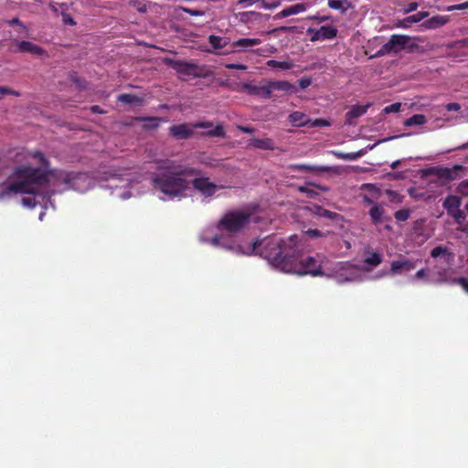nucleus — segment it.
<instances>
[{"instance_id": "f257e3e1", "label": "nucleus", "mask_w": 468, "mask_h": 468, "mask_svg": "<svg viewBox=\"0 0 468 468\" xmlns=\"http://www.w3.org/2000/svg\"><path fill=\"white\" fill-rule=\"evenodd\" d=\"M42 167L22 165L17 167L11 182L0 186V200L22 195L21 203L24 207L33 208L39 205L43 210L55 206L51 196L69 189L85 192L92 187V179L87 174L68 173L60 170H48L46 159L39 152L33 154Z\"/></svg>"}, {"instance_id": "f03ea898", "label": "nucleus", "mask_w": 468, "mask_h": 468, "mask_svg": "<svg viewBox=\"0 0 468 468\" xmlns=\"http://www.w3.org/2000/svg\"><path fill=\"white\" fill-rule=\"evenodd\" d=\"M214 246H222L228 250L243 254H259L266 259L276 269L287 273L297 275L310 274L312 276H329V260L320 254L315 256L299 257L301 250L296 235L283 240L277 236H271L264 239H256L244 248L241 245L225 243L222 236H215L211 239Z\"/></svg>"}, {"instance_id": "7ed1b4c3", "label": "nucleus", "mask_w": 468, "mask_h": 468, "mask_svg": "<svg viewBox=\"0 0 468 468\" xmlns=\"http://www.w3.org/2000/svg\"><path fill=\"white\" fill-rule=\"evenodd\" d=\"M200 174L198 169L167 159L157 165L152 181L154 188L169 199L181 198L190 189L191 178Z\"/></svg>"}, {"instance_id": "20e7f679", "label": "nucleus", "mask_w": 468, "mask_h": 468, "mask_svg": "<svg viewBox=\"0 0 468 468\" xmlns=\"http://www.w3.org/2000/svg\"><path fill=\"white\" fill-rule=\"evenodd\" d=\"M418 48V45L413 42V37L408 35H392L388 41L385 43L370 58H376L390 54H398L402 50L413 52Z\"/></svg>"}, {"instance_id": "39448f33", "label": "nucleus", "mask_w": 468, "mask_h": 468, "mask_svg": "<svg viewBox=\"0 0 468 468\" xmlns=\"http://www.w3.org/2000/svg\"><path fill=\"white\" fill-rule=\"evenodd\" d=\"M250 214L243 211L226 213L218 224V230L234 234L243 229L250 223Z\"/></svg>"}, {"instance_id": "423d86ee", "label": "nucleus", "mask_w": 468, "mask_h": 468, "mask_svg": "<svg viewBox=\"0 0 468 468\" xmlns=\"http://www.w3.org/2000/svg\"><path fill=\"white\" fill-rule=\"evenodd\" d=\"M329 276H334L338 283L362 281L361 269L348 261L336 262L330 268Z\"/></svg>"}, {"instance_id": "0eeeda50", "label": "nucleus", "mask_w": 468, "mask_h": 468, "mask_svg": "<svg viewBox=\"0 0 468 468\" xmlns=\"http://www.w3.org/2000/svg\"><path fill=\"white\" fill-rule=\"evenodd\" d=\"M166 64L180 74L183 80H186V78H204L207 75L206 67L192 62L167 59Z\"/></svg>"}, {"instance_id": "6e6552de", "label": "nucleus", "mask_w": 468, "mask_h": 468, "mask_svg": "<svg viewBox=\"0 0 468 468\" xmlns=\"http://www.w3.org/2000/svg\"><path fill=\"white\" fill-rule=\"evenodd\" d=\"M191 185L199 191L203 196L208 197H212L218 189L221 188L211 182L208 177L196 176L191 178Z\"/></svg>"}, {"instance_id": "1a4fd4ad", "label": "nucleus", "mask_w": 468, "mask_h": 468, "mask_svg": "<svg viewBox=\"0 0 468 468\" xmlns=\"http://www.w3.org/2000/svg\"><path fill=\"white\" fill-rule=\"evenodd\" d=\"M416 262L405 256L399 255L398 260L391 261L388 273L390 275H399L409 272L416 268Z\"/></svg>"}, {"instance_id": "9d476101", "label": "nucleus", "mask_w": 468, "mask_h": 468, "mask_svg": "<svg viewBox=\"0 0 468 468\" xmlns=\"http://www.w3.org/2000/svg\"><path fill=\"white\" fill-rule=\"evenodd\" d=\"M193 129V124L190 123L172 125L169 128V134L176 140H186L192 137L194 134Z\"/></svg>"}, {"instance_id": "9b49d317", "label": "nucleus", "mask_w": 468, "mask_h": 468, "mask_svg": "<svg viewBox=\"0 0 468 468\" xmlns=\"http://www.w3.org/2000/svg\"><path fill=\"white\" fill-rule=\"evenodd\" d=\"M16 51L21 53H29L36 56L46 55L45 49L40 46L27 40H15Z\"/></svg>"}, {"instance_id": "f8f14e48", "label": "nucleus", "mask_w": 468, "mask_h": 468, "mask_svg": "<svg viewBox=\"0 0 468 468\" xmlns=\"http://www.w3.org/2000/svg\"><path fill=\"white\" fill-rule=\"evenodd\" d=\"M463 170V167L462 165H455L452 168L444 167L431 169V173L436 174V176L441 179H444L446 181H452L457 178L459 173Z\"/></svg>"}, {"instance_id": "ddd939ff", "label": "nucleus", "mask_w": 468, "mask_h": 468, "mask_svg": "<svg viewBox=\"0 0 468 468\" xmlns=\"http://www.w3.org/2000/svg\"><path fill=\"white\" fill-rule=\"evenodd\" d=\"M369 107V103L366 105L352 106L346 113V124L353 125L355 123V120L364 115Z\"/></svg>"}, {"instance_id": "4468645a", "label": "nucleus", "mask_w": 468, "mask_h": 468, "mask_svg": "<svg viewBox=\"0 0 468 468\" xmlns=\"http://www.w3.org/2000/svg\"><path fill=\"white\" fill-rule=\"evenodd\" d=\"M242 89L250 95H256V96H260L262 98H270L271 97V92H270L268 82L265 85H261V86L245 83V84H243Z\"/></svg>"}, {"instance_id": "2eb2a0df", "label": "nucleus", "mask_w": 468, "mask_h": 468, "mask_svg": "<svg viewBox=\"0 0 468 468\" xmlns=\"http://www.w3.org/2000/svg\"><path fill=\"white\" fill-rule=\"evenodd\" d=\"M194 128H203V129H209L206 134L211 137H224L225 132L222 125H217L215 128L213 127V124L209 122H198L193 124Z\"/></svg>"}, {"instance_id": "dca6fc26", "label": "nucleus", "mask_w": 468, "mask_h": 468, "mask_svg": "<svg viewBox=\"0 0 468 468\" xmlns=\"http://www.w3.org/2000/svg\"><path fill=\"white\" fill-rule=\"evenodd\" d=\"M308 7V5L305 3H298L293 5L288 6L282 9L281 12L277 13L274 16V19H282L292 15H297L299 13L304 12Z\"/></svg>"}, {"instance_id": "f3484780", "label": "nucleus", "mask_w": 468, "mask_h": 468, "mask_svg": "<svg viewBox=\"0 0 468 468\" xmlns=\"http://www.w3.org/2000/svg\"><path fill=\"white\" fill-rule=\"evenodd\" d=\"M268 85L271 95L274 90H281L286 93H292L296 91L295 86L286 80L268 81Z\"/></svg>"}, {"instance_id": "a211bd4d", "label": "nucleus", "mask_w": 468, "mask_h": 468, "mask_svg": "<svg viewBox=\"0 0 468 468\" xmlns=\"http://www.w3.org/2000/svg\"><path fill=\"white\" fill-rule=\"evenodd\" d=\"M365 254L366 257L364 259V262L368 265V267H366L365 270L367 271L378 266L383 261V255L379 252L366 250Z\"/></svg>"}, {"instance_id": "6ab92c4d", "label": "nucleus", "mask_w": 468, "mask_h": 468, "mask_svg": "<svg viewBox=\"0 0 468 468\" xmlns=\"http://www.w3.org/2000/svg\"><path fill=\"white\" fill-rule=\"evenodd\" d=\"M290 122L297 127L306 126L311 122V119L303 112H293L289 115Z\"/></svg>"}, {"instance_id": "aec40b11", "label": "nucleus", "mask_w": 468, "mask_h": 468, "mask_svg": "<svg viewBox=\"0 0 468 468\" xmlns=\"http://www.w3.org/2000/svg\"><path fill=\"white\" fill-rule=\"evenodd\" d=\"M249 145L263 150H273L275 148V144L271 138H253L249 141Z\"/></svg>"}, {"instance_id": "412c9836", "label": "nucleus", "mask_w": 468, "mask_h": 468, "mask_svg": "<svg viewBox=\"0 0 468 468\" xmlns=\"http://www.w3.org/2000/svg\"><path fill=\"white\" fill-rule=\"evenodd\" d=\"M104 174L107 176L104 177H101L99 179V186L101 188L110 189L111 195H112V189L117 186L116 185V182H117L116 174L114 172H111L109 174L104 173Z\"/></svg>"}, {"instance_id": "4be33fe9", "label": "nucleus", "mask_w": 468, "mask_h": 468, "mask_svg": "<svg viewBox=\"0 0 468 468\" xmlns=\"http://www.w3.org/2000/svg\"><path fill=\"white\" fill-rule=\"evenodd\" d=\"M448 22V18L443 16H435L424 21L421 25L426 29H436L444 26Z\"/></svg>"}, {"instance_id": "5701e85b", "label": "nucleus", "mask_w": 468, "mask_h": 468, "mask_svg": "<svg viewBox=\"0 0 468 468\" xmlns=\"http://www.w3.org/2000/svg\"><path fill=\"white\" fill-rule=\"evenodd\" d=\"M313 213L318 217L325 218L335 221H339L343 218V217L340 214L327 210L320 206H314L313 208Z\"/></svg>"}, {"instance_id": "b1692460", "label": "nucleus", "mask_w": 468, "mask_h": 468, "mask_svg": "<svg viewBox=\"0 0 468 468\" xmlns=\"http://www.w3.org/2000/svg\"><path fill=\"white\" fill-rule=\"evenodd\" d=\"M461 204L462 202L460 197L451 195L444 199L442 207L447 210V214H450L452 211L460 208Z\"/></svg>"}, {"instance_id": "393cba45", "label": "nucleus", "mask_w": 468, "mask_h": 468, "mask_svg": "<svg viewBox=\"0 0 468 468\" xmlns=\"http://www.w3.org/2000/svg\"><path fill=\"white\" fill-rule=\"evenodd\" d=\"M327 5L330 8L338 10L342 14H345L348 9L353 7L349 0H328Z\"/></svg>"}, {"instance_id": "a878e982", "label": "nucleus", "mask_w": 468, "mask_h": 468, "mask_svg": "<svg viewBox=\"0 0 468 468\" xmlns=\"http://www.w3.org/2000/svg\"><path fill=\"white\" fill-rule=\"evenodd\" d=\"M384 213H385V210L380 205L374 204L369 210V216H370L372 222L375 225L381 223L383 220L382 218H383Z\"/></svg>"}, {"instance_id": "bb28decb", "label": "nucleus", "mask_w": 468, "mask_h": 468, "mask_svg": "<svg viewBox=\"0 0 468 468\" xmlns=\"http://www.w3.org/2000/svg\"><path fill=\"white\" fill-rule=\"evenodd\" d=\"M137 120L144 122L143 127H144V129H146V130L156 129L160 125L161 122L163 121L162 118H158V117H140Z\"/></svg>"}, {"instance_id": "cd10ccee", "label": "nucleus", "mask_w": 468, "mask_h": 468, "mask_svg": "<svg viewBox=\"0 0 468 468\" xmlns=\"http://www.w3.org/2000/svg\"><path fill=\"white\" fill-rule=\"evenodd\" d=\"M208 42L213 47V48L219 49L225 48L229 43V39L228 37L210 35L208 37Z\"/></svg>"}, {"instance_id": "c85d7f7f", "label": "nucleus", "mask_w": 468, "mask_h": 468, "mask_svg": "<svg viewBox=\"0 0 468 468\" xmlns=\"http://www.w3.org/2000/svg\"><path fill=\"white\" fill-rule=\"evenodd\" d=\"M259 44H261V39L259 38H240L235 41L232 45L233 47L246 49Z\"/></svg>"}, {"instance_id": "c756f323", "label": "nucleus", "mask_w": 468, "mask_h": 468, "mask_svg": "<svg viewBox=\"0 0 468 468\" xmlns=\"http://www.w3.org/2000/svg\"><path fill=\"white\" fill-rule=\"evenodd\" d=\"M427 122V118L423 114H414L404 121L405 126L423 125Z\"/></svg>"}, {"instance_id": "7c9ffc66", "label": "nucleus", "mask_w": 468, "mask_h": 468, "mask_svg": "<svg viewBox=\"0 0 468 468\" xmlns=\"http://www.w3.org/2000/svg\"><path fill=\"white\" fill-rule=\"evenodd\" d=\"M287 168H288V170H291V171L298 170V171H303V172H312V171H315V170L326 171L328 169L327 167H317V166L310 165H297V164L290 165H288Z\"/></svg>"}, {"instance_id": "2f4dec72", "label": "nucleus", "mask_w": 468, "mask_h": 468, "mask_svg": "<svg viewBox=\"0 0 468 468\" xmlns=\"http://www.w3.org/2000/svg\"><path fill=\"white\" fill-rule=\"evenodd\" d=\"M119 101L129 105H141L143 99L133 94H121L119 95Z\"/></svg>"}, {"instance_id": "473e14b6", "label": "nucleus", "mask_w": 468, "mask_h": 468, "mask_svg": "<svg viewBox=\"0 0 468 468\" xmlns=\"http://www.w3.org/2000/svg\"><path fill=\"white\" fill-rule=\"evenodd\" d=\"M431 256L432 258H438L440 256L447 257L446 261H449L450 258H452V253L450 252L447 247L442 245L437 246L431 251Z\"/></svg>"}, {"instance_id": "72a5a7b5", "label": "nucleus", "mask_w": 468, "mask_h": 468, "mask_svg": "<svg viewBox=\"0 0 468 468\" xmlns=\"http://www.w3.org/2000/svg\"><path fill=\"white\" fill-rule=\"evenodd\" d=\"M319 32L322 39H332L337 35V29L331 26L321 27Z\"/></svg>"}, {"instance_id": "f704fd0d", "label": "nucleus", "mask_w": 468, "mask_h": 468, "mask_svg": "<svg viewBox=\"0 0 468 468\" xmlns=\"http://www.w3.org/2000/svg\"><path fill=\"white\" fill-rule=\"evenodd\" d=\"M364 154L363 151H358L356 153H341V152H335L334 154L343 160H356L358 157H360Z\"/></svg>"}, {"instance_id": "c9c22d12", "label": "nucleus", "mask_w": 468, "mask_h": 468, "mask_svg": "<svg viewBox=\"0 0 468 468\" xmlns=\"http://www.w3.org/2000/svg\"><path fill=\"white\" fill-rule=\"evenodd\" d=\"M267 65L271 68H278L282 69H291L293 67V63L291 61H277V60H269Z\"/></svg>"}, {"instance_id": "e433bc0d", "label": "nucleus", "mask_w": 468, "mask_h": 468, "mask_svg": "<svg viewBox=\"0 0 468 468\" xmlns=\"http://www.w3.org/2000/svg\"><path fill=\"white\" fill-rule=\"evenodd\" d=\"M429 16V12L421 11L412 16H410L404 19V22L408 23H418L426 18Z\"/></svg>"}, {"instance_id": "4c0bfd02", "label": "nucleus", "mask_w": 468, "mask_h": 468, "mask_svg": "<svg viewBox=\"0 0 468 468\" xmlns=\"http://www.w3.org/2000/svg\"><path fill=\"white\" fill-rule=\"evenodd\" d=\"M432 282L435 283H453L452 279L447 278L445 270L438 271L437 278Z\"/></svg>"}, {"instance_id": "58836bf2", "label": "nucleus", "mask_w": 468, "mask_h": 468, "mask_svg": "<svg viewBox=\"0 0 468 468\" xmlns=\"http://www.w3.org/2000/svg\"><path fill=\"white\" fill-rule=\"evenodd\" d=\"M448 215L452 217L457 224H462L465 219V214L460 208L452 211V213H450Z\"/></svg>"}, {"instance_id": "ea45409f", "label": "nucleus", "mask_w": 468, "mask_h": 468, "mask_svg": "<svg viewBox=\"0 0 468 468\" xmlns=\"http://www.w3.org/2000/svg\"><path fill=\"white\" fill-rule=\"evenodd\" d=\"M129 5L133 6L134 9H136L140 13L146 12V4L144 1L140 0H131L129 2Z\"/></svg>"}, {"instance_id": "a19ab883", "label": "nucleus", "mask_w": 468, "mask_h": 468, "mask_svg": "<svg viewBox=\"0 0 468 468\" xmlns=\"http://www.w3.org/2000/svg\"><path fill=\"white\" fill-rule=\"evenodd\" d=\"M298 190L301 192V193H304L306 194V196L310 198H314L315 197L318 196V192H316L315 190H314L313 188H310L309 186H301L298 187Z\"/></svg>"}, {"instance_id": "79ce46f5", "label": "nucleus", "mask_w": 468, "mask_h": 468, "mask_svg": "<svg viewBox=\"0 0 468 468\" xmlns=\"http://www.w3.org/2000/svg\"><path fill=\"white\" fill-rule=\"evenodd\" d=\"M395 218L398 221H406L410 218V210L409 209H400L395 212Z\"/></svg>"}, {"instance_id": "37998d69", "label": "nucleus", "mask_w": 468, "mask_h": 468, "mask_svg": "<svg viewBox=\"0 0 468 468\" xmlns=\"http://www.w3.org/2000/svg\"><path fill=\"white\" fill-rule=\"evenodd\" d=\"M387 195L389 197V200L393 203H401L403 197L393 190H387Z\"/></svg>"}, {"instance_id": "c03bdc74", "label": "nucleus", "mask_w": 468, "mask_h": 468, "mask_svg": "<svg viewBox=\"0 0 468 468\" xmlns=\"http://www.w3.org/2000/svg\"><path fill=\"white\" fill-rule=\"evenodd\" d=\"M330 233H331L330 231L324 233L318 229H311L305 231V234H307L309 237H311L313 239L325 237L326 235H329Z\"/></svg>"}, {"instance_id": "a18cd8bd", "label": "nucleus", "mask_w": 468, "mask_h": 468, "mask_svg": "<svg viewBox=\"0 0 468 468\" xmlns=\"http://www.w3.org/2000/svg\"><path fill=\"white\" fill-rule=\"evenodd\" d=\"M400 108H401V103L396 102V103L390 104L388 106H386L383 109V112L387 113V114L391 113V112H399L400 111Z\"/></svg>"}, {"instance_id": "49530a36", "label": "nucleus", "mask_w": 468, "mask_h": 468, "mask_svg": "<svg viewBox=\"0 0 468 468\" xmlns=\"http://www.w3.org/2000/svg\"><path fill=\"white\" fill-rule=\"evenodd\" d=\"M452 282L454 284L460 285L465 291V292L468 293V279L464 277L454 278L452 279Z\"/></svg>"}, {"instance_id": "de8ad7c7", "label": "nucleus", "mask_w": 468, "mask_h": 468, "mask_svg": "<svg viewBox=\"0 0 468 468\" xmlns=\"http://www.w3.org/2000/svg\"><path fill=\"white\" fill-rule=\"evenodd\" d=\"M281 5V1L262 0L261 6L264 9H274Z\"/></svg>"}, {"instance_id": "09e8293b", "label": "nucleus", "mask_w": 468, "mask_h": 468, "mask_svg": "<svg viewBox=\"0 0 468 468\" xmlns=\"http://www.w3.org/2000/svg\"><path fill=\"white\" fill-rule=\"evenodd\" d=\"M308 126H310V127L329 126V122L324 119H315L314 121L311 120Z\"/></svg>"}, {"instance_id": "8fccbe9b", "label": "nucleus", "mask_w": 468, "mask_h": 468, "mask_svg": "<svg viewBox=\"0 0 468 468\" xmlns=\"http://www.w3.org/2000/svg\"><path fill=\"white\" fill-rule=\"evenodd\" d=\"M457 191L463 196H468V180L462 181L457 186Z\"/></svg>"}, {"instance_id": "3c124183", "label": "nucleus", "mask_w": 468, "mask_h": 468, "mask_svg": "<svg viewBox=\"0 0 468 468\" xmlns=\"http://www.w3.org/2000/svg\"><path fill=\"white\" fill-rule=\"evenodd\" d=\"M307 33L312 35V37H311L312 42H315V41L322 39L321 36H320L319 29L308 28Z\"/></svg>"}, {"instance_id": "603ef678", "label": "nucleus", "mask_w": 468, "mask_h": 468, "mask_svg": "<svg viewBox=\"0 0 468 468\" xmlns=\"http://www.w3.org/2000/svg\"><path fill=\"white\" fill-rule=\"evenodd\" d=\"M466 8H468V1L467 2H463L462 4H458V5H453L448 6L447 10L448 11L463 10V9H466Z\"/></svg>"}, {"instance_id": "864d4df0", "label": "nucleus", "mask_w": 468, "mask_h": 468, "mask_svg": "<svg viewBox=\"0 0 468 468\" xmlns=\"http://www.w3.org/2000/svg\"><path fill=\"white\" fill-rule=\"evenodd\" d=\"M12 94L15 96H19V93L16 90H13L7 87H0V95Z\"/></svg>"}, {"instance_id": "5fc2aeb1", "label": "nucleus", "mask_w": 468, "mask_h": 468, "mask_svg": "<svg viewBox=\"0 0 468 468\" xmlns=\"http://www.w3.org/2000/svg\"><path fill=\"white\" fill-rule=\"evenodd\" d=\"M62 21L66 25H69V26L75 25L73 18L67 13H62Z\"/></svg>"}, {"instance_id": "6e6d98bb", "label": "nucleus", "mask_w": 468, "mask_h": 468, "mask_svg": "<svg viewBox=\"0 0 468 468\" xmlns=\"http://www.w3.org/2000/svg\"><path fill=\"white\" fill-rule=\"evenodd\" d=\"M225 67L227 69H241V70H244L247 69V66L243 65V64H236V63H229V64H226Z\"/></svg>"}, {"instance_id": "4d7b16f0", "label": "nucleus", "mask_w": 468, "mask_h": 468, "mask_svg": "<svg viewBox=\"0 0 468 468\" xmlns=\"http://www.w3.org/2000/svg\"><path fill=\"white\" fill-rule=\"evenodd\" d=\"M312 83V80L310 78H302L300 80H299V86L301 89H306L307 87H309Z\"/></svg>"}, {"instance_id": "13d9d810", "label": "nucleus", "mask_w": 468, "mask_h": 468, "mask_svg": "<svg viewBox=\"0 0 468 468\" xmlns=\"http://www.w3.org/2000/svg\"><path fill=\"white\" fill-rule=\"evenodd\" d=\"M276 30L284 32V33H295L297 31V27L292 26V27H280Z\"/></svg>"}, {"instance_id": "bf43d9fd", "label": "nucleus", "mask_w": 468, "mask_h": 468, "mask_svg": "<svg viewBox=\"0 0 468 468\" xmlns=\"http://www.w3.org/2000/svg\"><path fill=\"white\" fill-rule=\"evenodd\" d=\"M445 108L447 109V111L449 112H452V111H454V112H457L461 109V105L457 102H451V103H448Z\"/></svg>"}, {"instance_id": "052dcab7", "label": "nucleus", "mask_w": 468, "mask_h": 468, "mask_svg": "<svg viewBox=\"0 0 468 468\" xmlns=\"http://www.w3.org/2000/svg\"><path fill=\"white\" fill-rule=\"evenodd\" d=\"M184 11L191 16H201L204 15V12L203 11H200V10H195V9H190V8H184Z\"/></svg>"}, {"instance_id": "680f3d73", "label": "nucleus", "mask_w": 468, "mask_h": 468, "mask_svg": "<svg viewBox=\"0 0 468 468\" xmlns=\"http://www.w3.org/2000/svg\"><path fill=\"white\" fill-rule=\"evenodd\" d=\"M425 277H426V270L425 269H420L412 277V280H420V279H424Z\"/></svg>"}, {"instance_id": "e2e57ef3", "label": "nucleus", "mask_w": 468, "mask_h": 468, "mask_svg": "<svg viewBox=\"0 0 468 468\" xmlns=\"http://www.w3.org/2000/svg\"><path fill=\"white\" fill-rule=\"evenodd\" d=\"M419 6V4L417 2H411L407 5V8L405 9V13H410L415 11Z\"/></svg>"}, {"instance_id": "0e129e2a", "label": "nucleus", "mask_w": 468, "mask_h": 468, "mask_svg": "<svg viewBox=\"0 0 468 468\" xmlns=\"http://www.w3.org/2000/svg\"><path fill=\"white\" fill-rule=\"evenodd\" d=\"M387 176L390 179H402L404 177L403 172L388 173Z\"/></svg>"}, {"instance_id": "69168bd1", "label": "nucleus", "mask_w": 468, "mask_h": 468, "mask_svg": "<svg viewBox=\"0 0 468 468\" xmlns=\"http://www.w3.org/2000/svg\"><path fill=\"white\" fill-rule=\"evenodd\" d=\"M238 129L245 133H253L255 129L249 126L239 125Z\"/></svg>"}, {"instance_id": "338daca9", "label": "nucleus", "mask_w": 468, "mask_h": 468, "mask_svg": "<svg viewBox=\"0 0 468 468\" xmlns=\"http://www.w3.org/2000/svg\"><path fill=\"white\" fill-rule=\"evenodd\" d=\"M310 19L316 20L318 22H324L328 19L327 16H313L309 17Z\"/></svg>"}, {"instance_id": "774afa93", "label": "nucleus", "mask_w": 468, "mask_h": 468, "mask_svg": "<svg viewBox=\"0 0 468 468\" xmlns=\"http://www.w3.org/2000/svg\"><path fill=\"white\" fill-rule=\"evenodd\" d=\"M8 23H9V25H19V26L25 27L23 23L18 18H14V19L10 20Z\"/></svg>"}]
</instances>
